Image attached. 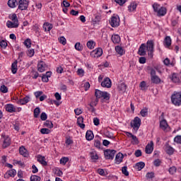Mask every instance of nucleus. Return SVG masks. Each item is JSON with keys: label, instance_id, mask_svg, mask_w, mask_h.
Here are the masks:
<instances>
[{"label": "nucleus", "instance_id": "nucleus-7", "mask_svg": "<svg viewBox=\"0 0 181 181\" xmlns=\"http://www.w3.org/2000/svg\"><path fill=\"white\" fill-rule=\"evenodd\" d=\"M139 127H141V119L136 117L133 120V123L131 122V127L134 128V129H136V131H138V129H139Z\"/></svg>", "mask_w": 181, "mask_h": 181}, {"label": "nucleus", "instance_id": "nucleus-15", "mask_svg": "<svg viewBox=\"0 0 181 181\" xmlns=\"http://www.w3.org/2000/svg\"><path fill=\"white\" fill-rule=\"evenodd\" d=\"M30 101V97L25 96L23 99H20L18 101H17L18 104H21V105H25V104H28Z\"/></svg>", "mask_w": 181, "mask_h": 181}, {"label": "nucleus", "instance_id": "nucleus-44", "mask_svg": "<svg viewBox=\"0 0 181 181\" xmlns=\"http://www.w3.org/2000/svg\"><path fill=\"white\" fill-rule=\"evenodd\" d=\"M127 166H124L122 168V173L124 176H129V172H128V170Z\"/></svg>", "mask_w": 181, "mask_h": 181}, {"label": "nucleus", "instance_id": "nucleus-57", "mask_svg": "<svg viewBox=\"0 0 181 181\" xmlns=\"http://www.w3.org/2000/svg\"><path fill=\"white\" fill-rule=\"evenodd\" d=\"M160 163H162V161L159 158L155 160L153 162V165L154 166H156V168H158Z\"/></svg>", "mask_w": 181, "mask_h": 181}, {"label": "nucleus", "instance_id": "nucleus-1", "mask_svg": "<svg viewBox=\"0 0 181 181\" xmlns=\"http://www.w3.org/2000/svg\"><path fill=\"white\" fill-rule=\"evenodd\" d=\"M95 95L96 97V103L95 104V107L98 104L100 98H103V100H105V101H108L110 100V93L106 91H101L98 89H96Z\"/></svg>", "mask_w": 181, "mask_h": 181}, {"label": "nucleus", "instance_id": "nucleus-64", "mask_svg": "<svg viewBox=\"0 0 181 181\" xmlns=\"http://www.w3.org/2000/svg\"><path fill=\"white\" fill-rule=\"evenodd\" d=\"M34 54H35V49H29V50H28V55L30 57H33Z\"/></svg>", "mask_w": 181, "mask_h": 181}, {"label": "nucleus", "instance_id": "nucleus-26", "mask_svg": "<svg viewBox=\"0 0 181 181\" xmlns=\"http://www.w3.org/2000/svg\"><path fill=\"white\" fill-rule=\"evenodd\" d=\"M134 168L135 169H137V170H142V169L145 168V163L142 161L136 163Z\"/></svg>", "mask_w": 181, "mask_h": 181}, {"label": "nucleus", "instance_id": "nucleus-22", "mask_svg": "<svg viewBox=\"0 0 181 181\" xmlns=\"http://www.w3.org/2000/svg\"><path fill=\"white\" fill-rule=\"evenodd\" d=\"M7 5L9 8H16L18 6V1L17 0H8Z\"/></svg>", "mask_w": 181, "mask_h": 181}, {"label": "nucleus", "instance_id": "nucleus-29", "mask_svg": "<svg viewBox=\"0 0 181 181\" xmlns=\"http://www.w3.org/2000/svg\"><path fill=\"white\" fill-rule=\"evenodd\" d=\"M112 41L117 45L121 42V37L118 35H114L112 36Z\"/></svg>", "mask_w": 181, "mask_h": 181}, {"label": "nucleus", "instance_id": "nucleus-30", "mask_svg": "<svg viewBox=\"0 0 181 181\" xmlns=\"http://www.w3.org/2000/svg\"><path fill=\"white\" fill-rule=\"evenodd\" d=\"M165 152L166 153H168V155H173L175 152V148L169 145H167L165 147Z\"/></svg>", "mask_w": 181, "mask_h": 181}, {"label": "nucleus", "instance_id": "nucleus-49", "mask_svg": "<svg viewBox=\"0 0 181 181\" xmlns=\"http://www.w3.org/2000/svg\"><path fill=\"white\" fill-rule=\"evenodd\" d=\"M41 178L40 176L37 175H32L30 177V181H40Z\"/></svg>", "mask_w": 181, "mask_h": 181}, {"label": "nucleus", "instance_id": "nucleus-51", "mask_svg": "<svg viewBox=\"0 0 181 181\" xmlns=\"http://www.w3.org/2000/svg\"><path fill=\"white\" fill-rule=\"evenodd\" d=\"M106 138H110V139H115V137L112 135V133H110V132H106L105 134Z\"/></svg>", "mask_w": 181, "mask_h": 181}, {"label": "nucleus", "instance_id": "nucleus-46", "mask_svg": "<svg viewBox=\"0 0 181 181\" xmlns=\"http://www.w3.org/2000/svg\"><path fill=\"white\" fill-rule=\"evenodd\" d=\"M61 165H66V163H67L69 162V158L67 157H64L62 158L59 160Z\"/></svg>", "mask_w": 181, "mask_h": 181}, {"label": "nucleus", "instance_id": "nucleus-11", "mask_svg": "<svg viewBox=\"0 0 181 181\" xmlns=\"http://www.w3.org/2000/svg\"><path fill=\"white\" fill-rule=\"evenodd\" d=\"M11 145V138L9 136H4V142H3V148H8Z\"/></svg>", "mask_w": 181, "mask_h": 181}, {"label": "nucleus", "instance_id": "nucleus-18", "mask_svg": "<svg viewBox=\"0 0 181 181\" xmlns=\"http://www.w3.org/2000/svg\"><path fill=\"white\" fill-rule=\"evenodd\" d=\"M6 26L11 29L13 28H19V23H16L15 21L12 22V21H7L6 23Z\"/></svg>", "mask_w": 181, "mask_h": 181}, {"label": "nucleus", "instance_id": "nucleus-19", "mask_svg": "<svg viewBox=\"0 0 181 181\" xmlns=\"http://www.w3.org/2000/svg\"><path fill=\"white\" fill-rule=\"evenodd\" d=\"M37 160L43 166H47V162H46V160H45V156L38 155L37 157Z\"/></svg>", "mask_w": 181, "mask_h": 181}, {"label": "nucleus", "instance_id": "nucleus-8", "mask_svg": "<svg viewBox=\"0 0 181 181\" xmlns=\"http://www.w3.org/2000/svg\"><path fill=\"white\" fill-rule=\"evenodd\" d=\"M102 87H105L106 88H111V79L110 78H105L102 82H101Z\"/></svg>", "mask_w": 181, "mask_h": 181}, {"label": "nucleus", "instance_id": "nucleus-42", "mask_svg": "<svg viewBox=\"0 0 181 181\" xmlns=\"http://www.w3.org/2000/svg\"><path fill=\"white\" fill-rule=\"evenodd\" d=\"M50 132H52V131H50V129L47 128H42L40 129V133L42 134V135H45V134L47 135L50 134Z\"/></svg>", "mask_w": 181, "mask_h": 181}, {"label": "nucleus", "instance_id": "nucleus-53", "mask_svg": "<svg viewBox=\"0 0 181 181\" xmlns=\"http://www.w3.org/2000/svg\"><path fill=\"white\" fill-rule=\"evenodd\" d=\"M40 119L42 121H46V119H47V115L46 114V112H43L41 113Z\"/></svg>", "mask_w": 181, "mask_h": 181}, {"label": "nucleus", "instance_id": "nucleus-63", "mask_svg": "<svg viewBox=\"0 0 181 181\" xmlns=\"http://www.w3.org/2000/svg\"><path fill=\"white\" fill-rule=\"evenodd\" d=\"M93 123H94V125H95L96 127H98V125H100V119H98V117H94Z\"/></svg>", "mask_w": 181, "mask_h": 181}, {"label": "nucleus", "instance_id": "nucleus-17", "mask_svg": "<svg viewBox=\"0 0 181 181\" xmlns=\"http://www.w3.org/2000/svg\"><path fill=\"white\" fill-rule=\"evenodd\" d=\"M89 155L90 156V159H92V160H98V154H97V151H95V150L92 149L89 153Z\"/></svg>", "mask_w": 181, "mask_h": 181}, {"label": "nucleus", "instance_id": "nucleus-40", "mask_svg": "<svg viewBox=\"0 0 181 181\" xmlns=\"http://www.w3.org/2000/svg\"><path fill=\"white\" fill-rule=\"evenodd\" d=\"M140 115H141V117H146V115H148V108L147 107H144L143 108L141 112H140Z\"/></svg>", "mask_w": 181, "mask_h": 181}, {"label": "nucleus", "instance_id": "nucleus-60", "mask_svg": "<svg viewBox=\"0 0 181 181\" xmlns=\"http://www.w3.org/2000/svg\"><path fill=\"white\" fill-rule=\"evenodd\" d=\"M42 81L44 83H48L49 82V78L45 74H43L42 76Z\"/></svg>", "mask_w": 181, "mask_h": 181}, {"label": "nucleus", "instance_id": "nucleus-4", "mask_svg": "<svg viewBox=\"0 0 181 181\" xmlns=\"http://www.w3.org/2000/svg\"><path fill=\"white\" fill-rule=\"evenodd\" d=\"M18 5L20 11H26L29 8V1L27 0H19Z\"/></svg>", "mask_w": 181, "mask_h": 181}, {"label": "nucleus", "instance_id": "nucleus-14", "mask_svg": "<svg viewBox=\"0 0 181 181\" xmlns=\"http://www.w3.org/2000/svg\"><path fill=\"white\" fill-rule=\"evenodd\" d=\"M146 153L151 154L152 152H153V141H151L150 144H148L146 146Z\"/></svg>", "mask_w": 181, "mask_h": 181}, {"label": "nucleus", "instance_id": "nucleus-45", "mask_svg": "<svg viewBox=\"0 0 181 181\" xmlns=\"http://www.w3.org/2000/svg\"><path fill=\"white\" fill-rule=\"evenodd\" d=\"M39 114H40V108L36 107L34 110V118H37L39 117Z\"/></svg>", "mask_w": 181, "mask_h": 181}, {"label": "nucleus", "instance_id": "nucleus-16", "mask_svg": "<svg viewBox=\"0 0 181 181\" xmlns=\"http://www.w3.org/2000/svg\"><path fill=\"white\" fill-rule=\"evenodd\" d=\"M163 43L165 47H170L172 46V38H170V36H166Z\"/></svg>", "mask_w": 181, "mask_h": 181}, {"label": "nucleus", "instance_id": "nucleus-13", "mask_svg": "<svg viewBox=\"0 0 181 181\" xmlns=\"http://www.w3.org/2000/svg\"><path fill=\"white\" fill-rule=\"evenodd\" d=\"M145 49H146V45L145 44H141L139 47L138 54H139V56H145L146 54Z\"/></svg>", "mask_w": 181, "mask_h": 181}, {"label": "nucleus", "instance_id": "nucleus-52", "mask_svg": "<svg viewBox=\"0 0 181 181\" xmlns=\"http://www.w3.org/2000/svg\"><path fill=\"white\" fill-rule=\"evenodd\" d=\"M94 146L98 148V149H101V142H100V140H95Z\"/></svg>", "mask_w": 181, "mask_h": 181}, {"label": "nucleus", "instance_id": "nucleus-25", "mask_svg": "<svg viewBox=\"0 0 181 181\" xmlns=\"http://www.w3.org/2000/svg\"><path fill=\"white\" fill-rule=\"evenodd\" d=\"M11 71L13 74H16L18 71V61L16 60L12 64H11Z\"/></svg>", "mask_w": 181, "mask_h": 181}, {"label": "nucleus", "instance_id": "nucleus-2", "mask_svg": "<svg viewBox=\"0 0 181 181\" xmlns=\"http://www.w3.org/2000/svg\"><path fill=\"white\" fill-rule=\"evenodd\" d=\"M155 47V44L153 43V40L147 41L146 49L148 52V56L150 57H153V49Z\"/></svg>", "mask_w": 181, "mask_h": 181}, {"label": "nucleus", "instance_id": "nucleus-41", "mask_svg": "<svg viewBox=\"0 0 181 181\" xmlns=\"http://www.w3.org/2000/svg\"><path fill=\"white\" fill-rule=\"evenodd\" d=\"M87 47L88 49H94V46H95V43H94V41L90 40L86 44Z\"/></svg>", "mask_w": 181, "mask_h": 181}, {"label": "nucleus", "instance_id": "nucleus-24", "mask_svg": "<svg viewBox=\"0 0 181 181\" xmlns=\"http://www.w3.org/2000/svg\"><path fill=\"white\" fill-rule=\"evenodd\" d=\"M43 29L45 32H50L52 29H53V25L49 23H45L43 25Z\"/></svg>", "mask_w": 181, "mask_h": 181}, {"label": "nucleus", "instance_id": "nucleus-38", "mask_svg": "<svg viewBox=\"0 0 181 181\" xmlns=\"http://www.w3.org/2000/svg\"><path fill=\"white\" fill-rule=\"evenodd\" d=\"M44 127L52 129V128H53V122H52L50 120H46L44 123Z\"/></svg>", "mask_w": 181, "mask_h": 181}, {"label": "nucleus", "instance_id": "nucleus-58", "mask_svg": "<svg viewBox=\"0 0 181 181\" xmlns=\"http://www.w3.org/2000/svg\"><path fill=\"white\" fill-rule=\"evenodd\" d=\"M77 74L80 76V77H83V76H84V70L83 69H78Z\"/></svg>", "mask_w": 181, "mask_h": 181}, {"label": "nucleus", "instance_id": "nucleus-9", "mask_svg": "<svg viewBox=\"0 0 181 181\" xmlns=\"http://www.w3.org/2000/svg\"><path fill=\"white\" fill-rule=\"evenodd\" d=\"M46 67H47V66L43 61H40L37 64V70L40 71V73H43V71H45Z\"/></svg>", "mask_w": 181, "mask_h": 181}, {"label": "nucleus", "instance_id": "nucleus-59", "mask_svg": "<svg viewBox=\"0 0 181 181\" xmlns=\"http://www.w3.org/2000/svg\"><path fill=\"white\" fill-rule=\"evenodd\" d=\"M169 173L170 175H175L176 173V167H171L169 168Z\"/></svg>", "mask_w": 181, "mask_h": 181}, {"label": "nucleus", "instance_id": "nucleus-35", "mask_svg": "<svg viewBox=\"0 0 181 181\" xmlns=\"http://www.w3.org/2000/svg\"><path fill=\"white\" fill-rule=\"evenodd\" d=\"M115 50L117 53H118V54H119L120 56H122V54H125V51H124V49L122 48V47L119 45L115 47Z\"/></svg>", "mask_w": 181, "mask_h": 181}, {"label": "nucleus", "instance_id": "nucleus-47", "mask_svg": "<svg viewBox=\"0 0 181 181\" xmlns=\"http://www.w3.org/2000/svg\"><path fill=\"white\" fill-rule=\"evenodd\" d=\"M8 46V42L5 40H3L0 42V47H2L3 49H6Z\"/></svg>", "mask_w": 181, "mask_h": 181}, {"label": "nucleus", "instance_id": "nucleus-62", "mask_svg": "<svg viewBox=\"0 0 181 181\" xmlns=\"http://www.w3.org/2000/svg\"><path fill=\"white\" fill-rule=\"evenodd\" d=\"M116 4H118L120 6H122L125 2H127V0H115Z\"/></svg>", "mask_w": 181, "mask_h": 181}, {"label": "nucleus", "instance_id": "nucleus-33", "mask_svg": "<svg viewBox=\"0 0 181 181\" xmlns=\"http://www.w3.org/2000/svg\"><path fill=\"white\" fill-rule=\"evenodd\" d=\"M151 80L153 84H159V83H160V79L159 76L156 75L154 76H151Z\"/></svg>", "mask_w": 181, "mask_h": 181}, {"label": "nucleus", "instance_id": "nucleus-48", "mask_svg": "<svg viewBox=\"0 0 181 181\" xmlns=\"http://www.w3.org/2000/svg\"><path fill=\"white\" fill-rule=\"evenodd\" d=\"M0 91H1V93H8V87H6V86H5V85H2V86L0 87Z\"/></svg>", "mask_w": 181, "mask_h": 181}, {"label": "nucleus", "instance_id": "nucleus-31", "mask_svg": "<svg viewBox=\"0 0 181 181\" xmlns=\"http://www.w3.org/2000/svg\"><path fill=\"white\" fill-rule=\"evenodd\" d=\"M122 159H124V154L122 153H118L115 157L117 163H121Z\"/></svg>", "mask_w": 181, "mask_h": 181}, {"label": "nucleus", "instance_id": "nucleus-36", "mask_svg": "<svg viewBox=\"0 0 181 181\" xmlns=\"http://www.w3.org/2000/svg\"><path fill=\"white\" fill-rule=\"evenodd\" d=\"M136 6H138V4L135 2H132L130 4V5L128 6V11L129 12H132V11H135L136 9Z\"/></svg>", "mask_w": 181, "mask_h": 181}, {"label": "nucleus", "instance_id": "nucleus-5", "mask_svg": "<svg viewBox=\"0 0 181 181\" xmlns=\"http://www.w3.org/2000/svg\"><path fill=\"white\" fill-rule=\"evenodd\" d=\"M115 153H117V151L107 149L104 152L105 159H114V156H115Z\"/></svg>", "mask_w": 181, "mask_h": 181}, {"label": "nucleus", "instance_id": "nucleus-34", "mask_svg": "<svg viewBox=\"0 0 181 181\" xmlns=\"http://www.w3.org/2000/svg\"><path fill=\"white\" fill-rule=\"evenodd\" d=\"M117 88L119 91H122V93H125V91H127V85L124 83H122L119 84Z\"/></svg>", "mask_w": 181, "mask_h": 181}, {"label": "nucleus", "instance_id": "nucleus-55", "mask_svg": "<svg viewBox=\"0 0 181 181\" xmlns=\"http://www.w3.org/2000/svg\"><path fill=\"white\" fill-rule=\"evenodd\" d=\"M11 21H13V22H16L17 23H18L19 21L18 20V16H16V13H13L12 16H11Z\"/></svg>", "mask_w": 181, "mask_h": 181}, {"label": "nucleus", "instance_id": "nucleus-50", "mask_svg": "<svg viewBox=\"0 0 181 181\" xmlns=\"http://www.w3.org/2000/svg\"><path fill=\"white\" fill-rule=\"evenodd\" d=\"M174 142L175 144H181V135H177L174 138Z\"/></svg>", "mask_w": 181, "mask_h": 181}, {"label": "nucleus", "instance_id": "nucleus-37", "mask_svg": "<svg viewBox=\"0 0 181 181\" xmlns=\"http://www.w3.org/2000/svg\"><path fill=\"white\" fill-rule=\"evenodd\" d=\"M93 52H95L96 57H101V56H103V48H97Z\"/></svg>", "mask_w": 181, "mask_h": 181}, {"label": "nucleus", "instance_id": "nucleus-43", "mask_svg": "<svg viewBox=\"0 0 181 181\" xmlns=\"http://www.w3.org/2000/svg\"><path fill=\"white\" fill-rule=\"evenodd\" d=\"M75 49L76 50H78V52H81L83 50V45L80 42H76L75 44Z\"/></svg>", "mask_w": 181, "mask_h": 181}, {"label": "nucleus", "instance_id": "nucleus-56", "mask_svg": "<svg viewBox=\"0 0 181 181\" xmlns=\"http://www.w3.org/2000/svg\"><path fill=\"white\" fill-rule=\"evenodd\" d=\"M146 177H148V179H153V177H155V173L153 172L148 173Z\"/></svg>", "mask_w": 181, "mask_h": 181}, {"label": "nucleus", "instance_id": "nucleus-6", "mask_svg": "<svg viewBox=\"0 0 181 181\" xmlns=\"http://www.w3.org/2000/svg\"><path fill=\"white\" fill-rule=\"evenodd\" d=\"M169 78L173 81V83H179L181 81L180 74L177 73H173L170 75Z\"/></svg>", "mask_w": 181, "mask_h": 181}, {"label": "nucleus", "instance_id": "nucleus-3", "mask_svg": "<svg viewBox=\"0 0 181 181\" xmlns=\"http://www.w3.org/2000/svg\"><path fill=\"white\" fill-rule=\"evenodd\" d=\"M110 25L112 28H118L119 26V17L118 16H113L110 21Z\"/></svg>", "mask_w": 181, "mask_h": 181}, {"label": "nucleus", "instance_id": "nucleus-12", "mask_svg": "<svg viewBox=\"0 0 181 181\" xmlns=\"http://www.w3.org/2000/svg\"><path fill=\"white\" fill-rule=\"evenodd\" d=\"M19 152L20 155H22L24 158H28L29 156V153L28 152V150L23 146H21L19 148Z\"/></svg>", "mask_w": 181, "mask_h": 181}, {"label": "nucleus", "instance_id": "nucleus-54", "mask_svg": "<svg viewBox=\"0 0 181 181\" xmlns=\"http://www.w3.org/2000/svg\"><path fill=\"white\" fill-rule=\"evenodd\" d=\"M24 45L26 46V47L29 48L30 47L32 42H30V39H27L24 41Z\"/></svg>", "mask_w": 181, "mask_h": 181}, {"label": "nucleus", "instance_id": "nucleus-23", "mask_svg": "<svg viewBox=\"0 0 181 181\" xmlns=\"http://www.w3.org/2000/svg\"><path fill=\"white\" fill-rule=\"evenodd\" d=\"M86 138L87 141H93V139H94V134H93V131L88 130L86 132Z\"/></svg>", "mask_w": 181, "mask_h": 181}, {"label": "nucleus", "instance_id": "nucleus-21", "mask_svg": "<svg viewBox=\"0 0 181 181\" xmlns=\"http://www.w3.org/2000/svg\"><path fill=\"white\" fill-rule=\"evenodd\" d=\"M6 111L8 112H16V108L12 104H7L6 105Z\"/></svg>", "mask_w": 181, "mask_h": 181}, {"label": "nucleus", "instance_id": "nucleus-28", "mask_svg": "<svg viewBox=\"0 0 181 181\" xmlns=\"http://www.w3.org/2000/svg\"><path fill=\"white\" fill-rule=\"evenodd\" d=\"M166 8L165 7H160L158 12H157L158 16H165L166 15Z\"/></svg>", "mask_w": 181, "mask_h": 181}, {"label": "nucleus", "instance_id": "nucleus-20", "mask_svg": "<svg viewBox=\"0 0 181 181\" xmlns=\"http://www.w3.org/2000/svg\"><path fill=\"white\" fill-rule=\"evenodd\" d=\"M77 124L81 129H84V128H86V124H84V118L83 117L81 116L78 118Z\"/></svg>", "mask_w": 181, "mask_h": 181}, {"label": "nucleus", "instance_id": "nucleus-27", "mask_svg": "<svg viewBox=\"0 0 181 181\" xmlns=\"http://www.w3.org/2000/svg\"><path fill=\"white\" fill-rule=\"evenodd\" d=\"M128 135H130V138L132 139L133 140V145H138V144H139V141L138 140V138L136 137V136L132 134V133H127Z\"/></svg>", "mask_w": 181, "mask_h": 181}, {"label": "nucleus", "instance_id": "nucleus-61", "mask_svg": "<svg viewBox=\"0 0 181 181\" xmlns=\"http://www.w3.org/2000/svg\"><path fill=\"white\" fill-rule=\"evenodd\" d=\"M59 43H62V45H63L64 46V45H66V38L64 37H61L59 39Z\"/></svg>", "mask_w": 181, "mask_h": 181}, {"label": "nucleus", "instance_id": "nucleus-32", "mask_svg": "<svg viewBox=\"0 0 181 181\" xmlns=\"http://www.w3.org/2000/svg\"><path fill=\"white\" fill-rule=\"evenodd\" d=\"M168 122H166V119H163L160 122V127L163 131H165V129H166V128H168Z\"/></svg>", "mask_w": 181, "mask_h": 181}, {"label": "nucleus", "instance_id": "nucleus-39", "mask_svg": "<svg viewBox=\"0 0 181 181\" xmlns=\"http://www.w3.org/2000/svg\"><path fill=\"white\" fill-rule=\"evenodd\" d=\"M160 5L158 4V3H154L153 4V8L154 12H156V13H158L159 12V9H160Z\"/></svg>", "mask_w": 181, "mask_h": 181}, {"label": "nucleus", "instance_id": "nucleus-10", "mask_svg": "<svg viewBox=\"0 0 181 181\" xmlns=\"http://www.w3.org/2000/svg\"><path fill=\"white\" fill-rule=\"evenodd\" d=\"M16 175V170L11 169V170H8L6 174H4V178L9 179V177H15Z\"/></svg>", "mask_w": 181, "mask_h": 181}]
</instances>
